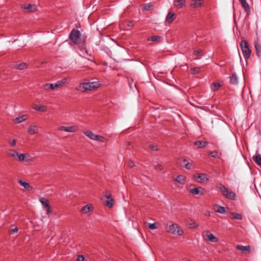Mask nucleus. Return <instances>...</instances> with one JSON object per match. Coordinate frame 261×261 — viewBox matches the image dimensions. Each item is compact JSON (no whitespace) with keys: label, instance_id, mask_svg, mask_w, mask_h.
Instances as JSON below:
<instances>
[{"label":"nucleus","instance_id":"39","mask_svg":"<svg viewBox=\"0 0 261 261\" xmlns=\"http://www.w3.org/2000/svg\"><path fill=\"white\" fill-rule=\"evenodd\" d=\"M189 191L190 193H192L193 194L195 195L196 194V187L193 185H191L189 188Z\"/></svg>","mask_w":261,"mask_h":261},{"label":"nucleus","instance_id":"49","mask_svg":"<svg viewBox=\"0 0 261 261\" xmlns=\"http://www.w3.org/2000/svg\"><path fill=\"white\" fill-rule=\"evenodd\" d=\"M156 168L159 169L160 170H162L163 169V167L160 164H157L156 165Z\"/></svg>","mask_w":261,"mask_h":261},{"label":"nucleus","instance_id":"12","mask_svg":"<svg viewBox=\"0 0 261 261\" xmlns=\"http://www.w3.org/2000/svg\"><path fill=\"white\" fill-rule=\"evenodd\" d=\"M18 160L20 162H29L33 160V157L28 153H19Z\"/></svg>","mask_w":261,"mask_h":261},{"label":"nucleus","instance_id":"53","mask_svg":"<svg viewBox=\"0 0 261 261\" xmlns=\"http://www.w3.org/2000/svg\"><path fill=\"white\" fill-rule=\"evenodd\" d=\"M195 71H196V67H194V68H192V69H191V73H192V74H194V73H195Z\"/></svg>","mask_w":261,"mask_h":261},{"label":"nucleus","instance_id":"14","mask_svg":"<svg viewBox=\"0 0 261 261\" xmlns=\"http://www.w3.org/2000/svg\"><path fill=\"white\" fill-rule=\"evenodd\" d=\"M29 118V116L27 114L22 115L21 116H19L16 117L15 119L13 120V122L15 123H21L25 120H27Z\"/></svg>","mask_w":261,"mask_h":261},{"label":"nucleus","instance_id":"21","mask_svg":"<svg viewBox=\"0 0 261 261\" xmlns=\"http://www.w3.org/2000/svg\"><path fill=\"white\" fill-rule=\"evenodd\" d=\"M174 6L177 8V9H181L183 8V7L185 5L186 1L185 0H174Z\"/></svg>","mask_w":261,"mask_h":261},{"label":"nucleus","instance_id":"43","mask_svg":"<svg viewBox=\"0 0 261 261\" xmlns=\"http://www.w3.org/2000/svg\"><path fill=\"white\" fill-rule=\"evenodd\" d=\"M126 164L127 166H128V167H129L130 168H132L135 166L134 163L130 160H128L127 161H126Z\"/></svg>","mask_w":261,"mask_h":261},{"label":"nucleus","instance_id":"18","mask_svg":"<svg viewBox=\"0 0 261 261\" xmlns=\"http://www.w3.org/2000/svg\"><path fill=\"white\" fill-rule=\"evenodd\" d=\"M176 18L175 14L172 12H169L166 17V22L170 23Z\"/></svg>","mask_w":261,"mask_h":261},{"label":"nucleus","instance_id":"34","mask_svg":"<svg viewBox=\"0 0 261 261\" xmlns=\"http://www.w3.org/2000/svg\"><path fill=\"white\" fill-rule=\"evenodd\" d=\"M230 82L233 85H236L238 83V77L235 74H232L230 77Z\"/></svg>","mask_w":261,"mask_h":261},{"label":"nucleus","instance_id":"48","mask_svg":"<svg viewBox=\"0 0 261 261\" xmlns=\"http://www.w3.org/2000/svg\"><path fill=\"white\" fill-rule=\"evenodd\" d=\"M17 231H18L17 228V227H15L14 228H13L11 230H10V233L12 234V233H16V232H17Z\"/></svg>","mask_w":261,"mask_h":261},{"label":"nucleus","instance_id":"24","mask_svg":"<svg viewBox=\"0 0 261 261\" xmlns=\"http://www.w3.org/2000/svg\"><path fill=\"white\" fill-rule=\"evenodd\" d=\"M214 211L220 214H224L225 213V209L223 206L216 205L214 207Z\"/></svg>","mask_w":261,"mask_h":261},{"label":"nucleus","instance_id":"42","mask_svg":"<svg viewBox=\"0 0 261 261\" xmlns=\"http://www.w3.org/2000/svg\"><path fill=\"white\" fill-rule=\"evenodd\" d=\"M8 143L11 146L13 147L16 145V140L15 139H9L8 140Z\"/></svg>","mask_w":261,"mask_h":261},{"label":"nucleus","instance_id":"4","mask_svg":"<svg viewBox=\"0 0 261 261\" xmlns=\"http://www.w3.org/2000/svg\"><path fill=\"white\" fill-rule=\"evenodd\" d=\"M240 45L245 59L247 60L249 59L250 57L251 50L249 47V44L248 42L246 40H243L241 41Z\"/></svg>","mask_w":261,"mask_h":261},{"label":"nucleus","instance_id":"2","mask_svg":"<svg viewBox=\"0 0 261 261\" xmlns=\"http://www.w3.org/2000/svg\"><path fill=\"white\" fill-rule=\"evenodd\" d=\"M165 229L167 232L172 234L182 236L184 233V230L175 223L167 224L165 226Z\"/></svg>","mask_w":261,"mask_h":261},{"label":"nucleus","instance_id":"8","mask_svg":"<svg viewBox=\"0 0 261 261\" xmlns=\"http://www.w3.org/2000/svg\"><path fill=\"white\" fill-rule=\"evenodd\" d=\"M39 200L42 204L44 210H45L46 211L47 214H48L51 213L52 210L50 206L48 200H47V199H46L44 197H40Z\"/></svg>","mask_w":261,"mask_h":261},{"label":"nucleus","instance_id":"33","mask_svg":"<svg viewBox=\"0 0 261 261\" xmlns=\"http://www.w3.org/2000/svg\"><path fill=\"white\" fill-rule=\"evenodd\" d=\"M187 225L190 228H194L196 226V223L193 220L188 219L187 220Z\"/></svg>","mask_w":261,"mask_h":261},{"label":"nucleus","instance_id":"30","mask_svg":"<svg viewBox=\"0 0 261 261\" xmlns=\"http://www.w3.org/2000/svg\"><path fill=\"white\" fill-rule=\"evenodd\" d=\"M92 210V206L90 205H86L82 207L81 211L84 214H87Z\"/></svg>","mask_w":261,"mask_h":261},{"label":"nucleus","instance_id":"32","mask_svg":"<svg viewBox=\"0 0 261 261\" xmlns=\"http://www.w3.org/2000/svg\"><path fill=\"white\" fill-rule=\"evenodd\" d=\"M161 37L159 36H152L149 37L147 39L148 41H153V42H160Z\"/></svg>","mask_w":261,"mask_h":261},{"label":"nucleus","instance_id":"3","mask_svg":"<svg viewBox=\"0 0 261 261\" xmlns=\"http://www.w3.org/2000/svg\"><path fill=\"white\" fill-rule=\"evenodd\" d=\"M217 188L227 199L232 200H235L236 194L233 191L229 190L227 188L222 185H219Z\"/></svg>","mask_w":261,"mask_h":261},{"label":"nucleus","instance_id":"29","mask_svg":"<svg viewBox=\"0 0 261 261\" xmlns=\"http://www.w3.org/2000/svg\"><path fill=\"white\" fill-rule=\"evenodd\" d=\"M241 4L242 7L246 11H248L250 10L249 6L247 3L246 0H239Z\"/></svg>","mask_w":261,"mask_h":261},{"label":"nucleus","instance_id":"45","mask_svg":"<svg viewBox=\"0 0 261 261\" xmlns=\"http://www.w3.org/2000/svg\"><path fill=\"white\" fill-rule=\"evenodd\" d=\"M203 0H197V8L203 6Z\"/></svg>","mask_w":261,"mask_h":261},{"label":"nucleus","instance_id":"15","mask_svg":"<svg viewBox=\"0 0 261 261\" xmlns=\"http://www.w3.org/2000/svg\"><path fill=\"white\" fill-rule=\"evenodd\" d=\"M39 132L38 127L35 125H30L29 126L28 128V133L30 135H33L36 134Z\"/></svg>","mask_w":261,"mask_h":261},{"label":"nucleus","instance_id":"22","mask_svg":"<svg viewBox=\"0 0 261 261\" xmlns=\"http://www.w3.org/2000/svg\"><path fill=\"white\" fill-rule=\"evenodd\" d=\"M33 108L40 112H46L47 111V107L45 105L34 104L33 106Z\"/></svg>","mask_w":261,"mask_h":261},{"label":"nucleus","instance_id":"50","mask_svg":"<svg viewBox=\"0 0 261 261\" xmlns=\"http://www.w3.org/2000/svg\"><path fill=\"white\" fill-rule=\"evenodd\" d=\"M150 147H151V148L152 150H158V148L157 146H151Z\"/></svg>","mask_w":261,"mask_h":261},{"label":"nucleus","instance_id":"17","mask_svg":"<svg viewBox=\"0 0 261 261\" xmlns=\"http://www.w3.org/2000/svg\"><path fill=\"white\" fill-rule=\"evenodd\" d=\"M22 8L26 10L27 12H33L37 10L36 6L35 5L24 4Z\"/></svg>","mask_w":261,"mask_h":261},{"label":"nucleus","instance_id":"23","mask_svg":"<svg viewBox=\"0 0 261 261\" xmlns=\"http://www.w3.org/2000/svg\"><path fill=\"white\" fill-rule=\"evenodd\" d=\"M175 180L181 185H184L187 181L186 177L183 175L177 176Z\"/></svg>","mask_w":261,"mask_h":261},{"label":"nucleus","instance_id":"41","mask_svg":"<svg viewBox=\"0 0 261 261\" xmlns=\"http://www.w3.org/2000/svg\"><path fill=\"white\" fill-rule=\"evenodd\" d=\"M153 6L150 4H146L144 6V9L145 10H150L152 9Z\"/></svg>","mask_w":261,"mask_h":261},{"label":"nucleus","instance_id":"31","mask_svg":"<svg viewBox=\"0 0 261 261\" xmlns=\"http://www.w3.org/2000/svg\"><path fill=\"white\" fill-rule=\"evenodd\" d=\"M231 218L236 220H242L243 216L241 214L237 213H231Z\"/></svg>","mask_w":261,"mask_h":261},{"label":"nucleus","instance_id":"6","mask_svg":"<svg viewBox=\"0 0 261 261\" xmlns=\"http://www.w3.org/2000/svg\"><path fill=\"white\" fill-rule=\"evenodd\" d=\"M83 133L89 138L92 140L96 141L99 142H105L107 141V139L104 137L100 135H97L90 130H84Z\"/></svg>","mask_w":261,"mask_h":261},{"label":"nucleus","instance_id":"51","mask_svg":"<svg viewBox=\"0 0 261 261\" xmlns=\"http://www.w3.org/2000/svg\"><path fill=\"white\" fill-rule=\"evenodd\" d=\"M192 6H193L194 8L196 7V0H193Z\"/></svg>","mask_w":261,"mask_h":261},{"label":"nucleus","instance_id":"13","mask_svg":"<svg viewBox=\"0 0 261 261\" xmlns=\"http://www.w3.org/2000/svg\"><path fill=\"white\" fill-rule=\"evenodd\" d=\"M236 248L238 250H240L242 253L246 254L251 252V247L250 246H243L242 245H238Z\"/></svg>","mask_w":261,"mask_h":261},{"label":"nucleus","instance_id":"52","mask_svg":"<svg viewBox=\"0 0 261 261\" xmlns=\"http://www.w3.org/2000/svg\"><path fill=\"white\" fill-rule=\"evenodd\" d=\"M105 196L108 199H109V198H111V194H109V195H107V194H106L105 195Z\"/></svg>","mask_w":261,"mask_h":261},{"label":"nucleus","instance_id":"26","mask_svg":"<svg viewBox=\"0 0 261 261\" xmlns=\"http://www.w3.org/2000/svg\"><path fill=\"white\" fill-rule=\"evenodd\" d=\"M7 154L9 156L13 157V158L17 156L18 158L19 153L17 151H16L15 150L9 149L8 151Z\"/></svg>","mask_w":261,"mask_h":261},{"label":"nucleus","instance_id":"46","mask_svg":"<svg viewBox=\"0 0 261 261\" xmlns=\"http://www.w3.org/2000/svg\"><path fill=\"white\" fill-rule=\"evenodd\" d=\"M196 55H197V59H198L197 57L198 56H202L203 55V53L202 52V51L201 50L198 49H197Z\"/></svg>","mask_w":261,"mask_h":261},{"label":"nucleus","instance_id":"44","mask_svg":"<svg viewBox=\"0 0 261 261\" xmlns=\"http://www.w3.org/2000/svg\"><path fill=\"white\" fill-rule=\"evenodd\" d=\"M210 155L211 156L214 157V158H216V157H217L218 153L216 151H211L210 153Z\"/></svg>","mask_w":261,"mask_h":261},{"label":"nucleus","instance_id":"47","mask_svg":"<svg viewBox=\"0 0 261 261\" xmlns=\"http://www.w3.org/2000/svg\"><path fill=\"white\" fill-rule=\"evenodd\" d=\"M77 261H84L85 260V257L83 255H79L78 256H77Z\"/></svg>","mask_w":261,"mask_h":261},{"label":"nucleus","instance_id":"28","mask_svg":"<svg viewBox=\"0 0 261 261\" xmlns=\"http://www.w3.org/2000/svg\"><path fill=\"white\" fill-rule=\"evenodd\" d=\"M252 159L254 162L261 167V155L260 154H257L254 155Z\"/></svg>","mask_w":261,"mask_h":261},{"label":"nucleus","instance_id":"11","mask_svg":"<svg viewBox=\"0 0 261 261\" xmlns=\"http://www.w3.org/2000/svg\"><path fill=\"white\" fill-rule=\"evenodd\" d=\"M58 130L65 131L68 133H75L77 132L78 128L75 125L70 126H61L58 128Z\"/></svg>","mask_w":261,"mask_h":261},{"label":"nucleus","instance_id":"36","mask_svg":"<svg viewBox=\"0 0 261 261\" xmlns=\"http://www.w3.org/2000/svg\"><path fill=\"white\" fill-rule=\"evenodd\" d=\"M207 142L206 141H197V146H198V147L199 148H202L205 146V145L207 144Z\"/></svg>","mask_w":261,"mask_h":261},{"label":"nucleus","instance_id":"27","mask_svg":"<svg viewBox=\"0 0 261 261\" xmlns=\"http://www.w3.org/2000/svg\"><path fill=\"white\" fill-rule=\"evenodd\" d=\"M254 46L257 56L260 57L261 56V45L257 42H255Z\"/></svg>","mask_w":261,"mask_h":261},{"label":"nucleus","instance_id":"7","mask_svg":"<svg viewBox=\"0 0 261 261\" xmlns=\"http://www.w3.org/2000/svg\"><path fill=\"white\" fill-rule=\"evenodd\" d=\"M202 236L206 241H210L212 243H217L219 241V239L209 231H203Z\"/></svg>","mask_w":261,"mask_h":261},{"label":"nucleus","instance_id":"16","mask_svg":"<svg viewBox=\"0 0 261 261\" xmlns=\"http://www.w3.org/2000/svg\"><path fill=\"white\" fill-rule=\"evenodd\" d=\"M18 182L21 186L23 187V188L27 191H31L33 189V187L31 186L29 182H27L21 179H18Z\"/></svg>","mask_w":261,"mask_h":261},{"label":"nucleus","instance_id":"35","mask_svg":"<svg viewBox=\"0 0 261 261\" xmlns=\"http://www.w3.org/2000/svg\"><path fill=\"white\" fill-rule=\"evenodd\" d=\"M105 204L110 208L112 207L114 204V199L113 198H109V199L105 201Z\"/></svg>","mask_w":261,"mask_h":261},{"label":"nucleus","instance_id":"25","mask_svg":"<svg viewBox=\"0 0 261 261\" xmlns=\"http://www.w3.org/2000/svg\"><path fill=\"white\" fill-rule=\"evenodd\" d=\"M42 88L46 91H53V83H47L44 84L42 86Z\"/></svg>","mask_w":261,"mask_h":261},{"label":"nucleus","instance_id":"38","mask_svg":"<svg viewBox=\"0 0 261 261\" xmlns=\"http://www.w3.org/2000/svg\"><path fill=\"white\" fill-rule=\"evenodd\" d=\"M147 226L150 229H155L158 228L157 223H147Z\"/></svg>","mask_w":261,"mask_h":261},{"label":"nucleus","instance_id":"1","mask_svg":"<svg viewBox=\"0 0 261 261\" xmlns=\"http://www.w3.org/2000/svg\"><path fill=\"white\" fill-rule=\"evenodd\" d=\"M100 86V84L98 82L83 83L79 85L77 90L83 92H86L95 90Z\"/></svg>","mask_w":261,"mask_h":261},{"label":"nucleus","instance_id":"19","mask_svg":"<svg viewBox=\"0 0 261 261\" xmlns=\"http://www.w3.org/2000/svg\"><path fill=\"white\" fill-rule=\"evenodd\" d=\"M223 84V82H213L211 85V89L213 91H217Z\"/></svg>","mask_w":261,"mask_h":261},{"label":"nucleus","instance_id":"37","mask_svg":"<svg viewBox=\"0 0 261 261\" xmlns=\"http://www.w3.org/2000/svg\"><path fill=\"white\" fill-rule=\"evenodd\" d=\"M27 67V65L25 63H21L16 65V68L19 70H23Z\"/></svg>","mask_w":261,"mask_h":261},{"label":"nucleus","instance_id":"20","mask_svg":"<svg viewBox=\"0 0 261 261\" xmlns=\"http://www.w3.org/2000/svg\"><path fill=\"white\" fill-rule=\"evenodd\" d=\"M208 178L207 175L204 173L199 174L197 176V181L201 183L206 182L208 180Z\"/></svg>","mask_w":261,"mask_h":261},{"label":"nucleus","instance_id":"9","mask_svg":"<svg viewBox=\"0 0 261 261\" xmlns=\"http://www.w3.org/2000/svg\"><path fill=\"white\" fill-rule=\"evenodd\" d=\"M178 163L181 167H185L188 170H190L194 168V165L185 159H179Z\"/></svg>","mask_w":261,"mask_h":261},{"label":"nucleus","instance_id":"10","mask_svg":"<svg viewBox=\"0 0 261 261\" xmlns=\"http://www.w3.org/2000/svg\"><path fill=\"white\" fill-rule=\"evenodd\" d=\"M69 82L68 80L66 78L62 79L61 80L58 81L57 82L53 84L54 90H56L59 88L64 86L65 85L68 84Z\"/></svg>","mask_w":261,"mask_h":261},{"label":"nucleus","instance_id":"40","mask_svg":"<svg viewBox=\"0 0 261 261\" xmlns=\"http://www.w3.org/2000/svg\"><path fill=\"white\" fill-rule=\"evenodd\" d=\"M205 192V190L201 187H197V195L200 194L202 195L204 194Z\"/></svg>","mask_w":261,"mask_h":261},{"label":"nucleus","instance_id":"5","mask_svg":"<svg viewBox=\"0 0 261 261\" xmlns=\"http://www.w3.org/2000/svg\"><path fill=\"white\" fill-rule=\"evenodd\" d=\"M81 36L82 34L80 31L73 29L70 32L69 39L74 44H79L81 42Z\"/></svg>","mask_w":261,"mask_h":261}]
</instances>
